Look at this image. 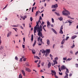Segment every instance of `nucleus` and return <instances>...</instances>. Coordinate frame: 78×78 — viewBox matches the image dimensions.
I'll list each match as a JSON object with an SVG mask.
<instances>
[{
	"label": "nucleus",
	"instance_id": "nucleus-1",
	"mask_svg": "<svg viewBox=\"0 0 78 78\" xmlns=\"http://www.w3.org/2000/svg\"><path fill=\"white\" fill-rule=\"evenodd\" d=\"M42 26H41V25H40V29L39 30H37V31L38 32V36H40V37H42V38H44V37L42 35V32H41V31H42Z\"/></svg>",
	"mask_w": 78,
	"mask_h": 78
},
{
	"label": "nucleus",
	"instance_id": "nucleus-2",
	"mask_svg": "<svg viewBox=\"0 0 78 78\" xmlns=\"http://www.w3.org/2000/svg\"><path fill=\"white\" fill-rule=\"evenodd\" d=\"M62 15L66 16H67L68 15H70V12L67 10H63L62 12Z\"/></svg>",
	"mask_w": 78,
	"mask_h": 78
},
{
	"label": "nucleus",
	"instance_id": "nucleus-3",
	"mask_svg": "<svg viewBox=\"0 0 78 78\" xmlns=\"http://www.w3.org/2000/svg\"><path fill=\"white\" fill-rule=\"evenodd\" d=\"M37 26V24L36 25V26H35L34 28V35H35V33H36V31H37V30H40V27H39Z\"/></svg>",
	"mask_w": 78,
	"mask_h": 78
},
{
	"label": "nucleus",
	"instance_id": "nucleus-4",
	"mask_svg": "<svg viewBox=\"0 0 78 78\" xmlns=\"http://www.w3.org/2000/svg\"><path fill=\"white\" fill-rule=\"evenodd\" d=\"M51 73L52 74V76H53L54 75L55 78H58V77L56 75V72L55 71V70H51Z\"/></svg>",
	"mask_w": 78,
	"mask_h": 78
},
{
	"label": "nucleus",
	"instance_id": "nucleus-5",
	"mask_svg": "<svg viewBox=\"0 0 78 78\" xmlns=\"http://www.w3.org/2000/svg\"><path fill=\"white\" fill-rule=\"evenodd\" d=\"M66 71L65 72V74H66V75L64 77V78H66L67 77H68L69 76V74H68V73H69V69H66Z\"/></svg>",
	"mask_w": 78,
	"mask_h": 78
},
{
	"label": "nucleus",
	"instance_id": "nucleus-6",
	"mask_svg": "<svg viewBox=\"0 0 78 78\" xmlns=\"http://www.w3.org/2000/svg\"><path fill=\"white\" fill-rule=\"evenodd\" d=\"M58 7V4H56L55 5H52L51 7V8H55V9H56V8H57V7Z\"/></svg>",
	"mask_w": 78,
	"mask_h": 78
},
{
	"label": "nucleus",
	"instance_id": "nucleus-7",
	"mask_svg": "<svg viewBox=\"0 0 78 78\" xmlns=\"http://www.w3.org/2000/svg\"><path fill=\"white\" fill-rule=\"evenodd\" d=\"M63 29V27H62V25L61 26V27L60 28V30L59 33L60 34H63V31H62V30Z\"/></svg>",
	"mask_w": 78,
	"mask_h": 78
},
{
	"label": "nucleus",
	"instance_id": "nucleus-8",
	"mask_svg": "<svg viewBox=\"0 0 78 78\" xmlns=\"http://www.w3.org/2000/svg\"><path fill=\"white\" fill-rule=\"evenodd\" d=\"M66 67L65 66L63 65L62 66H61L60 67V69L61 70H65V69H66Z\"/></svg>",
	"mask_w": 78,
	"mask_h": 78
},
{
	"label": "nucleus",
	"instance_id": "nucleus-9",
	"mask_svg": "<svg viewBox=\"0 0 78 78\" xmlns=\"http://www.w3.org/2000/svg\"><path fill=\"white\" fill-rule=\"evenodd\" d=\"M41 19L42 20V17L40 16V19L39 20L38 22H37V21L36 22V25H37V27H39V22H40V20H41Z\"/></svg>",
	"mask_w": 78,
	"mask_h": 78
},
{
	"label": "nucleus",
	"instance_id": "nucleus-10",
	"mask_svg": "<svg viewBox=\"0 0 78 78\" xmlns=\"http://www.w3.org/2000/svg\"><path fill=\"white\" fill-rule=\"evenodd\" d=\"M25 70L26 71H27L28 72H31V70L28 68H26Z\"/></svg>",
	"mask_w": 78,
	"mask_h": 78
},
{
	"label": "nucleus",
	"instance_id": "nucleus-11",
	"mask_svg": "<svg viewBox=\"0 0 78 78\" xmlns=\"http://www.w3.org/2000/svg\"><path fill=\"white\" fill-rule=\"evenodd\" d=\"M51 30H52L54 32V33H55V34H57V32H56V30H54V29L52 28L51 29Z\"/></svg>",
	"mask_w": 78,
	"mask_h": 78
},
{
	"label": "nucleus",
	"instance_id": "nucleus-12",
	"mask_svg": "<svg viewBox=\"0 0 78 78\" xmlns=\"http://www.w3.org/2000/svg\"><path fill=\"white\" fill-rule=\"evenodd\" d=\"M65 42V39H64L61 42V44L62 45H63V44H64V42Z\"/></svg>",
	"mask_w": 78,
	"mask_h": 78
},
{
	"label": "nucleus",
	"instance_id": "nucleus-13",
	"mask_svg": "<svg viewBox=\"0 0 78 78\" xmlns=\"http://www.w3.org/2000/svg\"><path fill=\"white\" fill-rule=\"evenodd\" d=\"M11 34V32H9L7 34V37H9Z\"/></svg>",
	"mask_w": 78,
	"mask_h": 78
},
{
	"label": "nucleus",
	"instance_id": "nucleus-14",
	"mask_svg": "<svg viewBox=\"0 0 78 78\" xmlns=\"http://www.w3.org/2000/svg\"><path fill=\"white\" fill-rule=\"evenodd\" d=\"M40 41L41 44H40V43L38 44V45H42V39L41 38Z\"/></svg>",
	"mask_w": 78,
	"mask_h": 78
},
{
	"label": "nucleus",
	"instance_id": "nucleus-15",
	"mask_svg": "<svg viewBox=\"0 0 78 78\" xmlns=\"http://www.w3.org/2000/svg\"><path fill=\"white\" fill-rule=\"evenodd\" d=\"M51 63L49 62V63L48 64V69H49V68H50V67H51Z\"/></svg>",
	"mask_w": 78,
	"mask_h": 78
},
{
	"label": "nucleus",
	"instance_id": "nucleus-16",
	"mask_svg": "<svg viewBox=\"0 0 78 78\" xmlns=\"http://www.w3.org/2000/svg\"><path fill=\"white\" fill-rule=\"evenodd\" d=\"M40 52H42V53H45V51L44 50H43V51L42 50H40Z\"/></svg>",
	"mask_w": 78,
	"mask_h": 78
},
{
	"label": "nucleus",
	"instance_id": "nucleus-17",
	"mask_svg": "<svg viewBox=\"0 0 78 78\" xmlns=\"http://www.w3.org/2000/svg\"><path fill=\"white\" fill-rule=\"evenodd\" d=\"M23 75L24 76H25V71L23 70H22L21 71Z\"/></svg>",
	"mask_w": 78,
	"mask_h": 78
},
{
	"label": "nucleus",
	"instance_id": "nucleus-18",
	"mask_svg": "<svg viewBox=\"0 0 78 78\" xmlns=\"http://www.w3.org/2000/svg\"><path fill=\"white\" fill-rule=\"evenodd\" d=\"M76 36L74 35L72 37L71 39H74L76 38Z\"/></svg>",
	"mask_w": 78,
	"mask_h": 78
},
{
	"label": "nucleus",
	"instance_id": "nucleus-19",
	"mask_svg": "<svg viewBox=\"0 0 78 78\" xmlns=\"http://www.w3.org/2000/svg\"><path fill=\"white\" fill-rule=\"evenodd\" d=\"M48 22H47V27H48V26H50L51 24H50V23L49 22V21H48Z\"/></svg>",
	"mask_w": 78,
	"mask_h": 78
},
{
	"label": "nucleus",
	"instance_id": "nucleus-20",
	"mask_svg": "<svg viewBox=\"0 0 78 78\" xmlns=\"http://www.w3.org/2000/svg\"><path fill=\"white\" fill-rule=\"evenodd\" d=\"M50 51V49H47L46 50V53H49Z\"/></svg>",
	"mask_w": 78,
	"mask_h": 78
},
{
	"label": "nucleus",
	"instance_id": "nucleus-21",
	"mask_svg": "<svg viewBox=\"0 0 78 78\" xmlns=\"http://www.w3.org/2000/svg\"><path fill=\"white\" fill-rule=\"evenodd\" d=\"M47 44H48V45H49V44H50V40H47Z\"/></svg>",
	"mask_w": 78,
	"mask_h": 78
},
{
	"label": "nucleus",
	"instance_id": "nucleus-22",
	"mask_svg": "<svg viewBox=\"0 0 78 78\" xmlns=\"http://www.w3.org/2000/svg\"><path fill=\"white\" fill-rule=\"evenodd\" d=\"M26 66H27V67H29V66H30V65H29V63L28 62L26 63Z\"/></svg>",
	"mask_w": 78,
	"mask_h": 78
},
{
	"label": "nucleus",
	"instance_id": "nucleus-23",
	"mask_svg": "<svg viewBox=\"0 0 78 78\" xmlns=\"http://www.w3.org/2000/svg\"><path fill=\"white\" fill-rule=\"evenodd\" d=\"M12 27H19V24H17V25H14L12 26Z\"/></svg>",
	"mask_w": 78,
	"mask_h": 78
},
{
	"label": "nucleus",
	"instance_id": "nucleus-24",
	"mask_svg": "<svg viewBox=\"0 0 78 78\" xmlns=\"http://www.w3.org/2000/svg\"><path fill=\"white\" fill-rule=\"evenodd\" d=\"M31 41H33V35L32 34L31 36Z\"/></svg>",
	"mask_w": 78,
	"mask_h": 78
},
{
	"label": "nucleus",
	"instance_id": "nucleus-25",
	"mask_svg": "<svg viewBox=\"0 0 78 78\" xmlns=\"http://www.w3.org/2000/svg\"><path fill=\"white\" fill-rule=\"evenodd\" d=\"M36 40H34V41L33 44V47H34V45H36Z\"/></svg>",
	"mask_w": 78,
	"mask_h": 78
},
{
	"label": "nucleus",
	"instance_id": "nucleus-26",
	"mask_svg": "<svg viewBox=\"0 0 78 78\" xmlns=\"http://www.w3.org/2000/svg\"><path fill=\"white\" fill-rule=\"evenodd\" d=\"M3 48H4V47H3V46H1V48H0V50L3 49Z\"/></svg>",
	"mask_w": 78,
	"mask_h": 78
},
{
	"label": "nucleus",
	"instance_id": "nucleus-27",
	"mask_svg": "<svg viewBox=\"0 0 78 78\" xmlns=\"http://www.w3.org/2000/svg\"><path fill=\"white\" fill-rule=\"evenodd\" d=\"M53 62H55L56 64H58V62H57V61L56 60H53Z\"/></svg>",
	"mask_w": 78,
	"mask_h": 78
},
{
	"label": "nucleus",
	"instance_id": "nucleus-28",
	"mask_svg": "<svg viewBox=\"0 0 78 78\" xmlns=\"http://www.w3.org/2000/svg\"><path fill=\"white\" fill-rule=\"evenodd\" d=\"M55 14H56L57 16H60V15L57 12H55Z\"/></svg>",
	"mask_w": 78,
	"mask_h": 78
},
{
	"label": "nucleus",
	"instance_id": "nucleus-29",
	"mask_svg": "<svg viewBox=\"0 0 78 78\" xmlns=\"http://www.w3.org/2000/svg\"><path fill=\"white\" fill-rule=\"evenodd\" d=\"M68 18H69V19H74V18H72L70 17V16H68Z\"/></svg>",
	"mask_w": 78,
	"mask_h": 78
},
{
	"label": "nucleus",
	"instance_id": "nucleus-30",
	"mask_svg": "<svg viewBox=\"0 0 78 78\" xmlns=\"http://www.w3.org/2000/svg\"><path fill=\"white\" fill-rule=\"evenodd\" d=\"M35 58H36L37 59H40V58H39V57H38L37 56L35 57Z\"/></svg>",
	"mask_w": 78,
	"mask_h": 78
},
{
	"label": "nucleus",
	"instance_id": "nucleus-31",
	"mask_svg": "<svg viewBox=\"0 0 78 78\" xmlns=\"http://www.w3.org/2000/svg\"><path fill=\"white\" fill-rule=\"evenodd\" d=\"M19 78H22V75H21V74H20L19 75Z\"/></svg>",
	"mask_w": 78,
	"mask_h": 78
},
{
	"label": "nucleus",
	"instance_id": "nucleus-32",
	"mask_svg": "<svg viewBox=\"0 0 78 78\" xmlns=\"http://www.w3.org/2000/svg\"><path fill=\"white\" fill-rule=\"evenodd\" d=\"M59 20L61 21H62V17H60L59 18Z\"/></svg>",
	"mask_w": 78,
	"mask_h": 78
},
{
	"label": "nucleus",
	"instance_id": "nucleus-33",
	"mask_svg": "<svg viewBox=\"0 0 78 78\" xmlns=\"http://www.w3.org/2000/svg\"><path fill=\"white\" fill-rule=\"evenodd\" d=\"M48 53H47V52H46L45 54V56L47 57L48 55Z\"/></svg>",
	"mask_w": 78,
	"mask_h": 78
},
{
	"label": "nucleus",
	"instance_id": "nucleus-34",
	"mask_svg": "<svg viewBox=\"0 0 78 78\" xmlns=\"http://www.w3.org/2000/svg\"><path fill=\"white\" fill-rule=\"evenodd\" d=\"M27 58H23V61H27Z\"/></svg>",
	"mask_w": 78,
	"mask_h": 78
},
{
	"label": "nucleus",
	"instance_id": "nucleus-35",
	"mask_svg": "<svg viewBox=\"0 0 78 78\" xmlns=\"http://www.w3.org/2000/svg\"><path fill=\"white\" fill-rule=\"evenodd\" d=\"M75 47V44H74V43H73V45L72 46H71V48H73V47Z\"/></svg>",
	"mask_w": 78,
	"mask_h": 78
},
{
	"label": "nucleus",
	"instance_id": "nucleus-36",
	"mask_svg": "<svg viewBox=\"0 0 78 78\" xmlns=\"http://www.w3.org/2000/svg\"><path fill=\"white\" fill-rule=\"evenodd\" d=\"M51 20H52V23H54V19H53V18H51Z\"/></svg>",
	"mask_w": 78,
	"mask_h": 78
},
{
	"label": "nucleus",
	"instance_id": "nucleus-37",
	"mask_svg": "<svg viewBox=\"0 0 78 78\" xmlns=\"http://www.w3.org/2000/svg\"><path fill=\"white\" fill-rule=\"evenodd\" d=\"M44 62H42L41 63V65L42 66H44Z\"/></svg>",
	"mask_w": 78,
	"mask_h": 78
},
{
	"label": "nucleus",
	"instance_id": "nucleus-38",
	"mask_svg": "<svg viewBox=\"0 0 78 78\" xmlns=\"http://www.w3.org/2000/svg\"><path fill=\"white\" fill-rule=\"evenodd\" d=\"M15 59L17 60V61H18V58H17V56L15 57Z\"/></svg>",
	"mask_w": 78,
	"mask_h": 78
},
{
	"label": "nucleus",
	"instance_id": "nucleus-39",
	"mask_svg": "<svg viewBox=\"0 0 78 78\" xmlns=\"http://www.w3.org/2000/svg\"><path fill=\"white\" fill-rule=\"evenodd\" d=\"M63 60L66 61L67 59V57H65V58H63Z\"/></svg>",
	"mask_w": 78,
	"mask_h": 78
},
{
	"label": "nucleus",
	"instance_id": "nucleus-40",
	"mask_svg": "<svg viewBox=\"0 0 78 78\" xmlns=\"http://www.w3.org/2000/svg\"><path fill=\"white\" fill-rule=\"evenodd\" d=\"M69 37H66L65 39L66 41H67V39H69Z\"/></svg>",
	"mask_w": 78,
	"mask_h": 78
},
{
	"label": "nucleus",
	"instance_id": "nucleus-41",
	"mask_svg": "<svg viewBox=\"0 0 78 78\" xmlns=\"http://www.w3.org/2000/svg\"><path fill=\"white\" fill-rule=\"evenodd\" d=\"M33 11H34V7H33L32 9V12H33Z\"/></svg>",
	"mask_w": 78,
	"mask_h": 78
},
{
	"label": "nucleus",
	"instance_id": "nucleus-42",
	"mask_svg": "<svg viewBox=\"0 0 78 78\" xmlns=\"http://www.w3.org/2000/svg\"><path fill=\"white\" fill-rule=\"evenodd\" d=\"M72 58L70 59V58H69L67 60H66V61H70V60H71Z\"/></svg>",
	"mask_w": 78,
	"mask_h": 78
},
{
	"label": "nucleus",
	"instance_id": "nucleus-43",
	"mask_svg": "<svg viewBox=\"0 0 78 78\" xmlns=\"http://www.w3.org/2000/svg\"><path fill=\"white\" fill-rule=\"evenodd\" d=\"M59 75H62V73H60V72H59Z\"/></svg>",
	"mask_w": 78,
	"mask_h": 78
},
{
	"label": "nucleus",
	"instance_id": "nucleus-44",
	"mask_svg": "<svg viewBox=\"0 0 78 78\" xmlns=\"http://www.w3.org/2000/svg\"><path fill=\"white\" fill-rule=\"evenodd\" d=\"M22 47H23V48H25V46L23 44Z\"/></svg>",
	"mask_w": 78,
	"mask_h": 78
},
{
	"label": "nucleus",
	"instance_id": "nucleus-45",
	"mask_svg": "<svg viewBox=\"0 0 78 78\" xmlns=\"http://www.w3.org/2000/svg\"><path fill=\"white\" fill-rule=\"evenodd\" d=\"M30 20L31 22H32V21L33 20V18L32 17H30Z\"/></svg>",
	"mask_w": 78,
	"mask_h": 78
},
{
	"label": "nucleus",
	"instance_id": "nucleus-46",
	"mask_svg": "<svg viewBox=\"0 0 78 78\" xmlns=\"http://www.w3.org/2000/svg\"><path fill=\"white\" fill-rule=\"evenodd\" d=\"M44 27H42V29H43V30H44V31H46V30H45V28H44Z\"/></svg>",
	"mask_w": 78,
	"mask_h": 78
},
{
	"label": "nucleus",
	"instance_id": "nucleus-47",
	"mask_svg": "<svg viewBox=\"0 0 78 78\" xmlns=\"http://www.w3.org/2000/svg\"><path fill=\"white\" fill-rule=\"evenodd\" d=\"M37 14H38V11H37L36 13V16H37Z\"/></svg>",
	"mask_w": 78,
	"mask_h": 78
},
{
	"label": "nucleus",
	"instance_id": "nucleus-48",
	"mask_svg": "<svg viewBox=\"0 0 78 78\" xmlns=\"http://www.w3.org/2000/svg\"><path fill=\"white\" fill-rule=\"evenodd\" d=\"M69 20H67L66 22H65V23H69Z\"/></svg>",
	"mask_w": 78,
	"mask_h": 78
},
{
	"label": "nucleus",
	"instance_id": "nucleus-49",
	"mask_svg": "<svg viewBox=\"0 0 78 78\" xmlns=\"http://www.w3.org/2000/svg\"><path fill=\"white\" fill-rule=\"evenodd\" d=\"M44 24V22L42 21V23H41V25L42 26H43V25H43V24Z\"/></svg>",
	"mask_w": 78,
	"mask_h": 78
},
{
	"label": "nucleus",
	"instance_id": "nucleus-50",
	"mask_svg": "<svg viewBox=\"0 0 78 78\" xmlns=\"http://www.w3.org/2000/svg\"><path fill=\"white\" fill-rule=\"evenodd\" d=\"M20 62H22V58H21L20 59Z\"/></svg>",
	"mask_w": 78,
	"mask_h": 78
},
{
	"label": "nucleus",
	"instance_id": "nucleus-51",
	"mask_svg": "<svg viewBox=\"0 0 78 78\" xmlns=\"http://www.w3.org/2000/svg\"><path fill=\"white\" fill-rule=\"evenodd\" d=\"M32 52L33 54H35L36 53L35 52L33 51V50H32Z\"/></svg>",
	"mask_w": 78,
	"mask_h": 78
},
{
	"label": "nucleus",
	"instance_id": "nucleus-52",
	"mask_svg": "<svg viewBox=\"0 0 78 78\" xmlns=\"http://www.w3.org/2000/svg\"><path fill=\"white\" fill-rule=\"evenodd\" d=\"M76 67L77 68L78 67V64H76Z\"/></svg>",
	"mask_w": 78,
	"mask_h": 78
},
{
	"label": "nucleus",
	"instance_id": "nucleus-53",
	"mask_svg": "<svg viewBox=\"0 0 78 78\" xmlns=\"http://www.w3.org/2000/svg\"><path fill=\"white\" fill-rule=\"evenodd\" d=\"M60 47L61 48H64V46H63V45H62Z\"/></svg>",
	"mask_w": 78,
	"mask_h": 78
},
{
	"label": "nucleus",
	"instance_id": "nucleus-54",
	"mask_svg": "<svg viewBox=\"0 0 78 78\" xmlns=\"http://www.w3.org/2000/svg\"><path fill=\"white\" fill-rule=\"evenodd\" d=\"M55 11H56V9H53L52 10V12Z\"/></svg>",
	"mask_w": 78,
	"mask_h": 78
},
{
	"label": "nucleus",
	"instance_id": "nucleus-55",
	"mask_svg": "<svg viewBox=\"0 0 78 78\" xmlns=\"http://www.w3.org/2000/svg\"><path fill=\"white\" fill-rule=\"evenodd\" d=\"M58 57H56L55 58V60H57V59H58Z\"/></svg>",
	"mask_w": 78,
	"mask_h": 78
},
{
	"label": "nucleus",
	"instance_id": "nucleus-56",
	"mask_svg": "<svg viewBox=\"0 0 78 78\" xmlns=\"http://www.w3.org/2000/svg\"><path fill=\"white\" fill-rule=\"evenodd\" d=\"M50 56L51 57V58H52L53 57V56L52 55H51L50 54Z\"/></svg>",
	"mask_w": 78,
	"mask_h": 78
},
{
	"label": "nucleus",
	"instance_id": "nucleus-57",
	"mask_svg": "<svg viewBox=\"0 0 78 78\" xmlns=\"http://www.w3.org/2000/svg\"><path fill=\"white\" fill-rule=\"evenodd\" d=\"M7 7V6H5V7H4V8H3L2 9L3 10V9H5V8H6Z\"/></svg>",
	"mask_w": 78,
	"mask_h": 78
},
{
	"label": "nucleus",
	"instance_id": "nucleus-58",
	"mask_svg": "<svg viewBox=\"0 0 78 78\" xmlns=\"http://www.w3.org/2000/svg\"><path fill=\"white\" fill-rule=\"evenodd\" d=\"M70 53H71V54H73V51H70Z\"/></svg>",
	"mask_w": 78,
	"mask_h": 78
},
{
	"label": "nucleus",
	"instance_id": "nucleus-59",
	"mask_svg": "<svg viewBox=\"0 0 78 78\" xmlns=\"http://www.w3.org/2000/svg\"><path fill=\"white\" fill-rule=\"evenodd\" d=\"M72 22H71V21H69V23H72Z\"/></svg>",
	"mask_w": 78,
	"mask_h": 78
},
{
	"label": "nucleus",
	"instance_id": "nucleus-60",
	"mask_svg": "<svg viewBox=\"0 0 78 78\" xmlns=\"http://www.w3.org/2000/svg\"><path fill=\"white\" fill-rule=\"evenodd\" d=\"M58 69H59V71L60 72H61V70L60 69V68H58Z\"/></svg>",
	"mask_w": 78,
	"mask_h": 78
},
{
	"label": "nucleus",
	"instance_id": "nucleus-61",
	"mask_svg": "<svg viewBox=\"0 0 78 78\" xmlns=\"http://www.w3.org/2000/svg\"><path fill=\"white\" fill-rule=\"evenodd\" d=\"M72 73H70L69 75V76H72Z\"/></svg>",
	"mask_w": 78,
	"mask_h": 78
},
{
	"label": "nucleus",
	"instance_id": "nucleus-62",
	"mask_svg": "<svg viewBox=\"0 0 78 78\" xmlns=\"http://www.w3.org/2000/svg\"><path fill=\"white\" fill-rule=\"evenodd\" d=\"M38 62V60H36L34 62H35L36 63H37Z\"/></svg>",
	"mask_w": 78,
	"mask_h": 78
},
{
	"label": "nucleus",
	"instance_id": "nucleus-63",
	"mask_svg": "<svg viewBox=\"0 0 78 78\" xmlns=\"http://www.w3.org/2000/svg\"><path fill=\"white\" fill-rule=\"evenodd\" d=\"M78 53V51L76 52V53H75L76 55V54H77Z\"/></svg>",
	"mask_w": 78,
	"mask_h": 78
},
{
	"label": "nucleus",
	"instance_id": "nucleus-64",
	"mask_svg": "<svg viewBox=\"0 0 78 78\" xmlns=\"http://www.w3.org/2000/svg\"><path fill=\"white\" fill-rule=\"evenodd\" d=\"M38 67H40V65L38 64L37 66Z\"/></svg>",
	"mask_w": 78,
	"mask_h": 78
}]
</instances>
